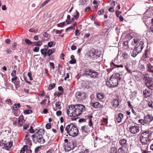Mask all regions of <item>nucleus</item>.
<instances>
[{
  "label": "nucleus",
  "mask_w": 153,
  "mask_h": 153,
  "mask_svg": "<svg viewBox=\"0 0 153 153\" xmlns=\"http://www.w3.org/2000/svg\"><path fill=\"white\" fill-rule=\"evenodd\" d=\"M85 110V106L80 104L71 105L66 108L67 113L69 117H77L81 115Z\"/></svg>",
  "instance_id": "1"
},
{
  "label": "nucleus",
  "mask_w": 153,
  "mask_h": 153,
  "mask_svg": "<svg viewBox=\"0 0 153 153\" xmlns=\"http://www.w3.org/2000/svg\"><path fill=\"white\" fill-rule=\"evenodd\" d=\"M121 79V78L119 73H114L111 75L108 80H107L106 85L110 88L115 87L117 85Z\"/></svg>",
  "instance_id": "2"
},
{
  "label": "nucleus",
  "mask_w": 153,
  "mask_h": 153,
  "mask_svg": "<svg viewBox=\"0 0 153 153\" xmlns=\"http://www.w3.org/2000/svg\"><path fill=\"white\" fill-rule=\"evenodd\" d=\"M134 43H132V45H134L137 43L135 47L131 54V56L133 57H135L138 53H140L143 49L144 42L143 41H139L137 39H133Z\"/></svg>",
  "instance_id": "3"
},
{
  "label": "nucleus",
  "mask_w": 153,
  "mask_h": 153,
  "mask_svg": "<svg viewBox=\"0 0 153 153\" xmlns=\"http://www.w3.org/2000/svg\"><path fill=\"white\" fill-rule=\"evenodd\" d=\"M65 131L67 134L73 137L77 136L79 133L77 127L74 123H71L66 126Z\"/></svg>",
  "instance_id": "4"
},
{
  "label": "nucleus",
  "mask_w": 153,
  "mask_h": 153,
  "mask_svg": "<svg viewBox=\"0 0 153 153\" xmlns=\"http://www.w3.org/2000/svg\"><path fill=\"white\" fill-rule=\"evenodd\" d=\"M45 131L44 129H39L37 132L32 136L33 142H37L40 144H43L45 142V140L43 137V135L44 134Z\"/></svg>",
  "instance_id": "5"
},
{
  "label": "nucleus",
  "mask_w": 153,
  "mask_h": 153,
  "mask_svg": "<svg viewBox=\"0 0 153 153\" xmlns=\"http://www.w3.org/2000/svg\"><path fill=\"white\" fill-rule=\"evenodd\" d=\"M153 120V116L151 114H148L144 117L143 119H140L138 121L142 125H144L146 124L151 125V123Z\"/></svg>",
  "instance_id": "6"
},
{
  "label": "nucleus",
  "mask_w": 153,
  "mask_h": 153,
  "mask_svg": "<svg viewBox=\"0 0 153 153\" xmlns=\"http://www.w3.org/2000/svg\"><path fill=\"white\" fill-rule=\"evenodd\" d=\"M144 80L146 85L149 88L152 89L153 88V79L145 77L144 76Z\"/></svg>",
  "instance_id": "7"
},
{
  "label": "nucleus",
  "mask_w": 153,
  "mask_h": 153,
  "mask_svg": "<svg viewBox=\"0 0 153 153\" xmlns=\"http://www.w3.org/2000/svg\"><path fill=\"white\" fill-rule=\"evenodd\" d=\"M130 132L133 134H135L138 133L140 131V127L137 124L131 126L129 128Z\"/></svg>",
  "instance_id": "8"
},
{
  "label": "nucleus",
  "mask_w": 153,
  "mask_h": 153,
  "mask_svg": "<svg viewBox=\"0 0 153 153\" xmlns=\"http://www.w3.org/2000/svg\"><path fill=\"white\" fill-rule=\"evenodd\" d=\"M87 93L82 91H77L76 92L75 96L77 98L81 100H85L87 97Z\"/></svg>",
  "instance_id": "9"
},
{
  "label": "nucleus",
  "mask_w": 153,
  "mask_h": 153,
  "mask_svg": "<svg viewBox=\"0 0 153 153\" xmlns=\"http://www.w3.org/2000/svg\"><path fill=\"white\" fill-rule=\"evenodd\" d=\"M97 52L96 50L94 48L89 50L87 55V58L90 59H93L95 57L94 56Z\"/></svg>",
  "instance_id": "10"
},
{
  "label": "nucleus",
  "mask_w": 153,
  "mask_h": 153,
  "mask_svg": "<svg viewBox=\"0 0 153 153\" xmlns=\"http://www.w3.org/2000/svg\"><path fill=\"white\" fill-rule=\"evenodd\" d=\"M152 133V131L148 130L141 133L140 136L147 139H150L151 138Z\"/></svg>",
  "instance_id": "11"
},
{
  "label": "nucleus",
  "mask_w": 153,
  "mask_h": 153,
  "mask_svg": "<svg viewBox=\"0 0 153 153\" xmlns=\"http://www.w3.org/2000/svg\"><path fill=\"white\" fill-rule=\"evenodd\" d=\"M140 147L142 153H148V146L149 143H141Z\"/></svg>",
  "instance_id": "12"
},
{
  "label": "nucleus",
  "mask_w": 153,
  "mask_h": 153,
  "mask_svg": "<svg viewBox=\"0 0 153 153\" xmlns=\"http://www.w3.org/2000/svg\"><path fill=\"white\" fill-rule=\"evenodd\" d=\"M81 131L82 133L85 134H87L89 133L91 131H92L93 129H91V128L88 127V126H84L81 127Z\"/></svg>",
  "instance_id": "13"
},
{
  "label": "nucleus",
  "mask_w": 153,
  "mask_h": 153,
  "mask_svg": "<svg viewBox=\"0 0 153 153\" xmlns=\"http://www.w3.org/2000/svg\"><path fill=\"white\" fill-rule=\"evenodd\" d=\"M119 99L113 98L111 100V103L115 108L118 107L120 105Z\"/></svg>",
  "instance_id": "14"
},
{
  "label": "nucleus",
  "mask_w": 153,
  "mask_h": 153,
  "mask_svg": "<svg viewBox=\"0 0 153 153\" xmlns=\"http://www.w3.org/2000/svg\"><path fill=\"white\" fill-rule=\"evenodd\" d=\"M111 65H114L116 67V68H119V67H121V68H123L124 66L125 68V69L129 73H130L131 72V70H130L128 68V65H125L123 64H121L120 65H116L113 62H111Z\"/></svg>",
  "instance_id": "15"
},
{
  "label": "nucleus",
  "mask_w": 153,
  "mask_h": 153,
  "mask_svg": "<svg viewBox=\"0 0 153 153\" xmlns=\"http://www.w3.org/2000/svg\"><path fill=\"white\" fill-rule=\"evenodd\" d=\"M67 144L71 149H73L77 146L76 143L74 140H69V142Z\"/></svg>",
  "instance_id": "16"
},
{
  "label": "nucleus",
  "mask_w": 153,
  "mask_h": 153,
  "mask_svg": "<svg viewBox=\"0 0 153 153\" xmlns=\"http://www.w3.org/2000/svg\"><path fill=\"white\" fill-rule=\"evenodd\" d=\"M90 105L96 108H102L103 107V105H101L100 103L98 102H91Z\"/></svg>",
  "instance_id": "17"
},
{
  "label": "nucleus",
  "mask_w": 153,
  "mask_h": 153,
  "mask_svg": "<svg viewBox=\"0 0 153 153\" xmlns=\"http://www.w3.org/2000/svg\"><path fill=\"white\" fill-rule=\"evenodd\" d=\"M118 153H127L128 151V147H121L117 150Z\"/></svg>",
  "instance_id": "18"
},
{
  "label": "nucleus",
  "mask_w": 153,
  "mask_h": 153,
  "mask_svg": "<svg viewBox=\"0 0 153 153\" xmlns=\"http://www.w3.org/2000/svg\"><path fill=\"white\" fill-rule=\"evenodd\" d=\"M123 117V114L121 113H120L118 114L115 116V121H117L118 123H120L122 121Z\"/></svg>",
  "instance_id": "19"
},
{
  "label": "nucleus",
  "mask_w": 153,
  "mask_h": 153,
  "mask_svg": "<svg viewBox=\"0 0 153 153\" xmlns=\"http://www.w3.org/2000/svg\"><path fill=\"white\" fill-rule=\"evenodd\" d=\"M13 142L12 141H10L8 143H3L2 146L5 148L6 149L9 150L11 147L13 146Z\"/></svg>",
  "instance_id": "20"
},
{
  "label": "nucleus",
  "mask_w": 153,
  "mask_h": 153,
  "mask_svg": "<svg viewBox=\"0 0 153 153\" xmlns=\"http://www.w3.org/2000/svg\"><path fill=\"white\" fill-rule=\"evenodd\" d=\"M119 144L122 146V147L127 146L128 143L127 140L125 139H122L119 141Z\"/></svg>",
  "instance_id": "21"
},
{
  "label": "nucleus",
  "mask_w": 153,
  "mask_h": 153,
  "mask_svg": "<svg viewBox=\"0 0 153 153\" xmlns=\"http://www.w3.org/2000/svg\"><path fill=\"white\" fill-rule=\"evenodd\" d=\"M143 95L145 98L150 97L152 95L150 90L146 89L143 91Z\"/></svg>",
  "instance_id": "22"
},
{
  "label": "nucleus",
  "mask_w": 153,
  "mask_h": 153,
  "mask_svg": "<svg viewBox=\"0 0 153 153\" xmlns=\"http://www.w3.org/2000/svg\"><path fill=\"white\" fill-rule=\"evenodd\" d=\"M92 70H93L90 68H85L83 70L84 73L83 74L84 76H88Z\"/></svg>",
  "instance_id": "23"
},
{
  "label": "nucleus",
  "mask_w": 153,
  "mask_h": 153,
  "mask_svg": "<svg viewBox=\"0 0 153 153\" xmlns=\"http://www.w3.org/2000/svg\"><path fill=\"white\" fill-rule=\"evenodd\" d=\"M98 75V73L95 72L93 70L88 76H90L91 78L95 79L97 77Z\"/></svg>",
  "instance_id": "24"
},
{
  "label": "nucleus",
  "mask_w": 153,
  "mask_h": 153,
  "mask_svg": "<svg viewBox=\"0 0 153 153\" xmlns=\"http://www.w3.org/2000/svg\"><path fill=\"white\" fill-rule=\"evenodd\" d=\"M25 142L26 144L30 145V146L32 145V143L28 135L27 134L26 135L25 137Z\"/></svg>",
  "instance_id": "25"
},
{
  "label": "nucleus",
  "mask_w": 153,
  "mask_h": 153,
  "mask_svg": "<svg viewBox=\"0 0 153 153\" xmlns=\"http://www.w3.org/2000/svg\"><path fill=\"white\" fill-rule=\"evenodd\" d=\"M140 140L141 143H149L150 140V139H147L140 136Z\"/></svg>",
  "instance_id": "26"
},
{
  "label": "nucleus",
  "mask_w": 153,
  "mask_h": 153,
  "mask_svg": "<svg viewBox=\"0 0 153 153\" xmlns=\"http://www.w3.org/2000/svg\"><path fill=\"white\" fill-rule=\"evenodd\" d=\"M93 117L92 115H90L87 118L89 120V122H88V125L90 128H91V129H93V124L92 122L91 118Z\"/></svg>",
  "instance_id": "27"
},
{
  "label": "nucleus",
  "mask_w": 153,
  "mask_h": 153,
  "mask_svg": "<svg viewBox=\"0 0 153 153\" xmlns=\"http://www.w3.org/2000/svg\"><path fill=\"white\" fill-rule=\"evenodd\" d=\"M25 122V120L24 119V117L23 115L20 116L19 117L18 124L20 126H22Z\"/></svg>",
  "instance_id": "28"
},
{
  "label": "nucleus",
  "mask_w": 153,
  "mask_h": 153,
  "mask_svg": "<svg viewBox=\"0 0 153 153\" xmlns=\"http://www.w3.org/2000/svg\"><path fill=\"white\" fill-rule=\"evenodd\" d=\"M48 49L44 48L41 50V52L44 57H46L47 55Z\"/></svg>",
  "instance_id": "29"
},
{
  "label": "nucleus",
  "mask_w": 153,
  "mask_h": 153,
  "mask_svg": "<svg viewBox=\"0 0 153 153\" xmlns=\"http://www.w3.org/2000/svg\"><path fill=\"white\" fill-rule=\"evenodd\" d=\"M144 55L145 56V58H149L150 57L151 55L150 54V52L149 50H147L145 51Z\"/></svg>",
  "instance_id": "30"
},
{
  "label": "nucleus",
  "mask_w": 153,
  "mask_h": 153,
  "mask_svg": "<svg viewBox=\"0 0 153 153\" xmlns=\"http://www.w3.org/2000/svg\"><path fill=\"white\" fill-rule=\"evenodd\" d=\"M21 106L20 104L18 103L17 104H14L13 106L12 109L13 111L18 110V108H20Z\"/></svg>",
  "instance_id": "31"
},
{
  "label": "nucleus",
  "mask_w": 153,
  "mask_h": 153,
  "mask_svg": "<svg viewBox=\"0 0 153 153\" xmlns=\"http://www.w3.org/2000/svg\"><path fill=\"white\" fill-rule=\"evenodd\" d=\"M71 60L69 61V63L70 64H74L76 63V60L74 58V55H72L71 56Z\"/></svg>",
  "instance_id": "32"
},
{
  "label": "nucleus",
  "mask_w": 153,
  "mask_h": 153,
  "mask_svg": "<svg viewBox=\"0 0 153 153\" xmlns=\"http://www.w3.org/2000/svg\"><path fill=\"white\" fill-rule=\"evenodd\" d=\"M97 97L98 99L100 100H102L104 98V95L102 93H98L97 94Z\"/></svg>",
  "instance_id": "33"
},
{
  "label": "nucleus",
  "mask_w": 153,
  "mask_h": 153,
  "mask_svg": "<svg viewBox=\"0 0 153 153\" xmlns=\"http://www.w3.org/2000/svg\"><path fill=\"white\" fill-rule=\"evenodd\" d=\"M148 69L147 70L149 72H153V66L150 63L147 65Z\"/></svg>",
  "instance_id": "34"
},
{
  "label": "nucleus",
  "mask_w": 153,
  "mask_h": 153,
  "mask_svg": "<svg viewBox=\"0 0 153 153\" xmlns=\"http://www.w3.org/2000/svg\"><path fill=\"white\" fill-rule=\"evenodd\" d=\"M13 83H14L15 85V87L16 88H17L20 86V82L19 80H16V81L14 82Z\"/></svg>",
  "instance_id": "35"
},
{
  "label": "nucleus",
  "mask_w": 153,
  "mask_h": 153,
  "mask_svg": "<svg viewBox=\"0 0 153 153\" xmlns=\"http://www.w3.org/2000/svg\"><path fill=\"white\" fill-rule=\"evenodd\" d=\"M42 42L41 41L33 42V46H40L42 45Z\"/></svg>",
  "instance_id": "36"
},
{
  "label": "nucleus",
  "mask_w": 153,
  "mask_h": 153,
  "mask_svg": "<svg viewBox=\"0 0 153 153\" xmlns=\"http://www.w3.org/2000/svg\"><path fill=\"white\" fill-rule=\"evenodd\" d=\"M56 85V84L54 83L50 84L48 88V90H50L53 88L55 87Z\"/></svg>",
  "instance_id": "37"
},
{
  "label": "nucleus",
  "mask_w": 153,
  "mask_h": 153,
  "mask_svg": "<svg viewBox=\"0 0 153 153\" xmlns=\"http://www.w3.org/2000/svg\"><path fill=\"white\" fill-rule=\"evenodd\" d=\"M14 114L16 116H19L21 113L20 110H15L13 111Z\"/></svg>",
  "instance_id": "38"
},
{
  "label": "nucleus",
  "mask_w": 153,
  "mask_h": 153,
  "mask_svg": "<svg viewBox=\"0 0 153 153\" xmlns=\"http://www.w3.org/2000/svg\"><path fill=\"white\" fill-rule=\"evenodd\" d=\"M33 112L31 110L29 109H26L24 111V113L25 114H29L32 113Z\"/></svg>",
  "instance_id": "39"
},
{
  "label": "nucleus",
  "mask_w": 153,
  "mask_h": 153,
  "mask_svg": "<svg viewBox=\"0 0 153 153\" xmlns=\"http://www.w3.org/2000/svg\"><path fill=\"white\" fill-rule=\"evenodd\" d=\"M111 153H117V148L115 147H111Z\"/></svg>",
  "instance_id": "40"
},
{
  "label": "nucleus",
  "mask_w": 153,
  "mask_h": 153,
  "mask_svg": "<svg viewBox=\"0 0 153 153\" xmlns=\"http://www.w3.org/2000/svg\"><path fill=\"white\" fill-rule=\"evenodd\" d=\"M26 43L28 45H32L33 44V42H31L30 40L26 39L25 40Z\"/></svg>",
  "instance_id": "41"
},
{
  "label": "nucleus",
  "mask_w": 153,
  "mask_h": 153,
  "mask_svg": "<svg viewBox=\"0 0 153 153\" xmlns=\"http://www.w3.org/2000/svg\"><path fill=\"white\" fill-rule=\"evenodd\" d=\"M5 103L10 105H11L12 104V101L10 99H7L5 101Z\"/></svg>",
  "instance_id": "42"
},
{
  "label": "nucleus",
  "mask_w": 153,
  "mask_h": 153,
  "mask_svg": "<svg viewBox=\"0 0 153 153\" xmlns=\"http://www.w3.org/2000/svg\"><path fill=\"white\" fill-rule=\"evenodd\" d=\"M89 151L88 149H82L79 153H89Z\"/></svg>",
  "instance_id": "43"
},
{
  "label": "nucleus",
  "mask_w": 153,
  "mask_h": 153,
  "mask_svg": "<svg viewBox=\"0 0 153 153\" xmlns=\"http://www.w3.org/2000/svg\"><path fill=\"white\" fill-rule=\"evenodd\" d=\"M60 130L61 132V134H63L65 132V131H64V127L63 125H62L60 126Z\"/></svg>",
  "instance_id": "44"
},
{
  "label": "nucleus",
  "mask_w": 153,
  "mask_h": 153,
  "mask_svg": "<svg viewBox=\"0 0 153 153\" xmlns=\"http://www.w3.org/2000/svg\"><path fill=\"white\" fill-rule=\"evenodd\" d=\"M104 9H101L99 11L97 14L99 15H102L104 13Z\"/></svg>",
  "instance_id": "45"
},
{
  "label": "nucleus",
  "mask_w": 153,
  "mask_h": 153,
  "mask_svg": "<svg viewBox=\"0 0 153 153\" xmlns=\"http://www.w3.org/2000/svg\"><path fill=\"white\" fill-rule=\"evenodd\" d=\"M122 56L123 58L126 59H127L129 57V56L127 53H123Z\"/></svg>",
  "instance_id": "46"
},
{
  "label": "nucleus",
  "mask_w": 153,
  "mask_h": 153,
  "mask_svg": "<svg viewBox=\"0 0 153 153\" xmlns=\"http://www.w3.org/2000/svg\"><path fill=\"white\" fill-rule=\"evenodd\" d=\"M65 22H63L61 23H59L57 24V25L58 27H63L65 25Z\"/></svg>",
  "instance_id": "47"
},
{
  "label": "nucleus",
  "mask_w": 153,
  "mask_h": 153,
  "mask_svg": "<svg viewBox=\"0 0 153 153\" xmlns=\"http://www.w3.org/2000/svg\"><path fill=\"white\" fill-rule=\"evenodd\" d=\"M49 64L50 66V69L54 70L55 68L54 63L52 62H50Z\"/></svg>",
  "instance_id": "48"
},
{
  "label": "nucleus",
  "mask_w": 153,
  "mask_h": 153,
  "mask_svg": "<svg viewBox=\"0 0 153 153\" xmlns=\"http://www.w3.org/2000/svg\"><path fill=\"white\" fill-rule=\"evenodd\" d=\"M79 16V13L77 10H76V15L74 16V18L75 19H77Z\"/></svg>",
  "instance_id": "49"
},
{
  "label": "nucleus",
  "mask_w": 153,
  "mask_h": 153,
  "mask_svg": "<svg viewBox=\"0 0 153 153\" xmlns=\"http://www.w3.org/2000/svg\"><path fill=\"white\" fill-rule=\"evenodd\" d=\"M51 0H46L41 5V7H43L45 5Z\"/></svg>",
  "instance_id": "50"
},
{
  "label": "nucleus",
  "mask_w": 153,
  "mask_h": 153,
  "mask_svg": "<svg viewBox=\"0 0 153 153\" xmlns=\"http://www.w3.org/2000/svg\"><path fill=\"white\" fill-rule=\"evenodd\" d=\"M88 0H82L80 2V4L82 5H85L86 2L88 1Z\"/></svg>",
  "instance_id": "51"
},
{
  "label": "nucleus",
  "mask_w": 153,
  "mask_h": 153,
  "mask_svg": "<svg viewBox=\"0 0 153 153\" xmlns=\"http://www.w3.org/2000/svg\"><path fill=\"white\" fill-rule=\"evenodd\" d=\"M29 131L30 133H33L35 132V131L34 129H33V127L32 126H31L30 127V128L29 130Z\"/></svg>",
  "instance_id": "52"
},
{
  "label": "nucleus",
  "mask_w": 153,
  "mask_h": 153,
  "mask_svg": "<svg viewBox=\"0 0 153 153\" xmlns=\"http://www.w3.org/2000/svg\"><path fill=\"white\" fill-rule=\"evenodd\" d=\"M28 76L30 80H33V78L32 77V74L31 72H28Z\"/></svg>",
  "instance_id": "53"
},
{
  "label": "nucleus",
  "mask_w": 153,
  "mask_h": 153,
  "mask_svg": "<svg viewBox=\"0 0 153 153\" xmlns=\"http://www.w3.org/2000/svg\"><path fill=\"white\" fill-rule=\"evenodd\" d=\"M16 71L13 70L11 74V75L13 77L15 76L16 75Z\"/></svg>",
  "instance_id": "54"
},
{
  "label": "nucleus",
  "mask_w": 153,
  "mask_h": 153,
  "mask_svg": "<svg viewBox=\"0 0 153 153\" xmlns=\"http://www.w3.org/2000/svg\"><path fill=\"white\" fill-rule=\"evenodd\" d=\"M53 44V42H49L48 44V46L49 47H52Z\"/></svg>",
  "instance_id": "55"
},
{
  "label": "nucleus",
  "mask_w": 153,
  "mask_h": 153,
  "mask_svg": "<svg viewBox=\"0 0 153 153\" xmlns=\"http://www.w3.org/2000/svg\"><path fill=\"white\" fill-rule=\"evenodd\" d=\"M51 127V124L50 123H47L46 125V128L49 129Z\"/></svg>",
  "instance_id": "56"
},
{
  "label": "nucleus",
  "mask_w": 153,
  "mask_h": 153,
  "mask_svg": "<svg viewBox=\"0 0 153 153\" xmlns=\"http://www.w3.org/2000/svg\"><path fill=\"white\" fill-rule=\"evenodd\" d=\"M39 48L38 47H35L33 49V51L35 52H38L39 51Z\"/></svg>",
  "instance_id": "57"
},
{
  "label": "nucleus",
  "mask_w": 153,
  "mask_h": 153,
  "mask_svg": "<svg viewBox=\"0 0 153 153\" xmlns=\"http://www.w3.org/2000/svg\"><path fill=\"white\" fill-rule=\"evenodd\" d=\"M61 102L59 101H57L55 103V105L56 107H59L61 105Z\"/></svg>",
  "instance_id": "58"
},
{
  "label": "nucleus",
  "mask_w": 153,
  "mask_h": 153,
  "mask_svg": "<svg viewBox=\"0 0 153 153\" xmlns=\"http://www.w3.org/2000/svg\"><path fill=\"white\" fill-rule=\"evenodd\" d=\"M62 112L60 110H58L56 112V114L57 116H59L62 115Z\"/></svg>",
  "instance_id": "59"
},
{
  "label": "nucleus",
  "mask_w": 153,
  "mask_h": 153,
  "mask_svg": "<svg viewBox=\"0 0 153 153\" xmlns=\"http://www.w3.org/2000/svg\"><path fill=\"white\" fill-rule=\"evenodd\" d=\"M47 101V100L46 99H44L43 100H42L40 102V104L41 105H45V104L46 103V102Z\"/></svg>",
  "instance_id": "60"
},
{
  "label": "nucleus",
  "mask_w": 153,
  "mask_h": 153,
  "mask_svg": "<svg viewBox=\"0 0 153 153\" xmlns=\"http://www.w3.org/2000/svg\"><path fill=\"white\" fill-rule=\"evenodd\" d=\"M116 16L117 17H118L119 15L121 13V12L118 10H116L115 12Z\"/></svg>",
  "instance_id": "61"
},
{
  "label": "nucleus",
  "mask_w": 153,
  "mask_h": 153,
  "mask_svg": "<svg viewBox=\"0 0 153 153\" xmlns=\"http://www.w3.org/2000/svg\"><path fill=\"white\" fill-rule=\"evenodd\" d=\"M25 147H27V146H25L24 147H22V150H21L20 153H25Z\"/></svg>",
  "instance_id": "62"
},
{
  "label": "nucleus",
  "mask_w": 153,
  "mask_h": 153,
  "mask_svg": "<svg viewBox=\"0 0 153 153\" xmlns=\"http://www.w3.org/2000/svg\"><path fill=\"white\" fill-rule=\"evenodd\" d=\"M148 105L149 107L152 108H153V106H152V101L149 102L148 103Z\"/></svg>",
  "instance_id": "63"
},
{
  "label": "nucleus",
  "mask_w": 153,
  "mask_h": 153,
  "mask_svg": "<svg viewBox=\"0 0 153 153\" xmlns=\"http://www.w3.org/2000/svg\"><path fill=\"white\" fill-rule=\"evenodd\" d=\"M58 89L59 91H61L62 92H63V87H62V86H59L58 87Z\"/></svg>",
  "instance_id": "64"
}]
</instances>
